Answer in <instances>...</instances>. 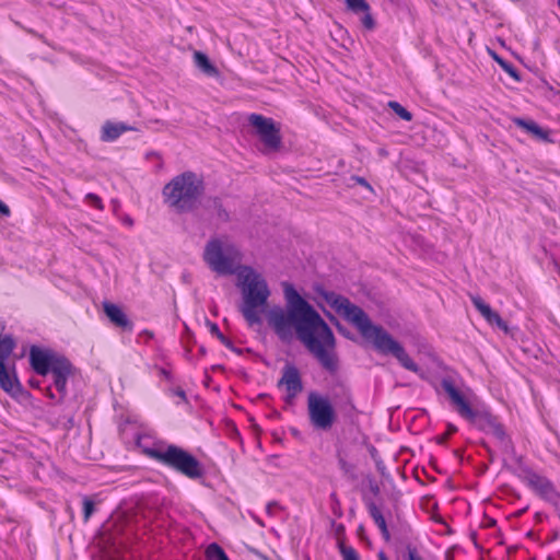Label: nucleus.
Listing matches in <instances>:
<instances>
[{
	"label": "nucleus",
	"instance_id": "obj_1",
	"mask_svg": "<svg viewBox=\"0 0 560 560\" xmlns=\"http://www.w3.org/2000/svg\"><path fill=\"white\" fill-rule=\"evenodd\" d=\"M285 307L275 306L267 313V323L277 337L290 343L296 337L330 372L337 369L335 337L318 312L289 282H282Z\"/></svg>",
	"mask_w": 560,
	"mask_h": 560
},
{
	"label": "nucleus",
	"instance_id": "obj_2",
	"mask_svg": "<svg viewBox=\"0 0 560 560\" xmlns=\"http://www.w3.org/2000/svg\"><path fill=\"white\" fill-rule=\"evenodd\" d=\"M323 299L345 319L353 324L361 336L373 342L375 349L384 354H393L407 370L418 372L419 366L407 354L399 342L381 326L373 325L366 313L349 299L331 291L322 292Z\"/></svg>",
	"mask_w": 560,
	"mask_h": 560
},
{
	"label": "nucleus",
	"instance_id": "obj_3",
	"mask_svg": "<svg viewBox=\"0 0 560 560\" xmlns=\"http://www.w3.org/2000/svg\"><path fill=\"white\" fill-rule=\"evenodd\" d=\"M237 287L242 293L241 313L249 326L260 324L259 310H264L271 291L265 277L250 266L237 268Z\"/></svg>",
	"mask_w": 560,
	"mask_h": 560
},
{
	"label": "nucleus",
	"instance_id": "obj_4",
	"mask_svg": "<svg viewBox=\"0 0 560 560\" xmlns=\"http://www.w3.org/2000/svg\"><path fill=\"white\" fill-rule=\"evenodd\" d=\"M442 387L448 395L455 410L460 417L469 421L479 430L485 431L488 434H492L504 447H508L510 441L503 425L498 421L497 417L483 408L472 407L451 381L444 380L442 382Z\"/></svg>",
	"mask_w": 560,
	"mask_h": 560
},
{
	"label": "nucleus",
	"instance_id": "obj_5",
	"mask_svg": "<svg viewBox=\"0 0 560 560\" xmlns=\"http://www.w3.org/2000/svg\"><path fill=\"white\" fill-rule=\"evenodd\" d=\"M205 190L202 178L194 172H184L175 176L163 188V196L168 207L177 212L195 210Z\"/></svg>",
	"mask_w": 560,
	"mask_h": 560
},
{
	"label": "nucleus",
	"instance_id": "obj_6",
	"mask_svg": "<svg viewBox=\"0 0 560 560\" xmlns=\"http://www.w3.org/2000/svg\"><path fill=\"white\" fill-rule=\"evenodd\" d=\"M30 362L33 370L43 376L49 372L52 374L54 386L60 394L59 400L67 395V382L72 372V365L68 359L50 351L32 347L30 351Z\"/></svg>",
	"mask_w": 560,
	"mask_h": 560
},
{
	"label": "nucleus",
	"instance_id": "obj_7",
	"mask_svg": "<svg viewBox=\"0 0 560 560\" xmlns=\"http://www.w3.org/2000/svg\"><path fill=\"white\" fill-rule=\"evenodd\" d=\"M203 259L219 275H236L242 254L230 241L212 238L205 247Z\"/></svg>",
	"mask_w": 560,
	"mask_h": 560
},
{
	"label": "nucleus",
	"instance_id": "obj_8",
	"mask_svg": "<svg viewBox=\"0 0 560 560\" xmlns=\"http://www.w3.org/2000/svg\"><path fill=\"white\" fill-rule=\"evenodd\" d=\"M149 455L190 479H198L203 475L199 460L176 445H168L165 450H150Z\"/></svg>",
	"mask_w": 560,
	"mask_h": 560
},
{
	"label": "nucleus",
	"instance_id": "obj_9",
	"mask_svg": "<svg viewBox=\"0 0 560 560\" xmlns=\"http://www.w3.org/2000/svg\"><path fill=\"white\" fill-rule=\"evenodd\" d=\"M307 413L311 424L315 429L329 430L337 420V413L328 397L316 393L307 396Z\"/></svg>",
	"mask_w": 560,
	"mask_h": 560
},
{
	"label": "nucleus",
	"instance_id": "obj_10",
	"mask_svg": "<svg viewBox=\"0 0 560 560\" xmlns=\"http://www.w3.org/2000/svg\"><path fill=\"white\" fill-rule=\"evenodd\" d=\"M15 346V341L11 336L5 335L0 337V387L10 394L20 389L14 363L10 364L8 362Z\"/></svg>",
	"mask_w": 560,
	"mask_h": 560
},
{
	"label": "nucleus",
	"instance_id": "obj_11",
	"mask_svg": "<svg viewBox=\"0 0 560 560\" xmlns=\"http://www.w3.org/2000/svg\"><path fill=\"white\" fill-rule=\"evenodd\" d=\"M278 385L285 386L288 398L293 399L303 389L299 370L294 365L287 364Z\"/></svg>",
	"mask_w": 560,
	"mask_h": 560
},
{
	"label": "nucleus",
	"instance_id": "obj_12",
	"mask_svg": "<svg viewBox=\"0 0 560 560\" xmlns=\"http://www.w3.org/2000/svg\"><path fill=\"white\" fill-rule=\"evenodd\" d=\"M103 311L115 327L125 331L132 330V322L128 318L121 307L110 302H104Z\"/></svg>",
	"mask_w": 560,
	"mask_h": 560
},
{
	"label": "nucleus",
	"instance_id": "obj_13",
	"mask_svg": "<svg viewBox=\"0 0 560 560\" xmlns=\"http://www.w3.org/2000/svg\"><path fill=\"white\" fill-rule=\"evenodd\" d=\"M346 7L354 14H363L361 18L362 25L368 31H373L376 22L371 13V7L366 0H345Z\"/></svg>",
	"mask_w": 560,
	"mask_h": 560
},
{
	"label": "nucleus",
	"instance_id": "obj_14",
	"mask_svg": "<svg viewBox=\"0 0 560 560\" xmlns=\"http://www.w3.org/2000/svg\"><path fill=\"white\" fill-rule=\"evenodd\" d=\"M526 483L541 497H548L555 492L552 483L544 476L528 472L525 476Z\"/></svg>",
	"mask_w": 560,
	"mask_h": 560
},
{
	"label": "nucleus",
	"instance_id": "obj_15",
	"mask_svg": "<svg viewBox=\"0 0 560 560\" xmlns=\"http://www.w3.org/2000/svg\"><path fill=\"white\" fill-rule=\"evenodd\" d=\"M471 302L489 324L497 325L499 328L503 330L508 329V326L505 322L501 318V316L497 312L492 311L491 307L488 304H486L481 298L472 296Z\"/></svg>",
	"mask_w": 560,
	"mask_h": 560
},
{
	"label": "nucleus",
	"instance_id": "obj_16",
	"mask_svg": "<svg viewBox=\"0 0 560 560\" xmlns=\"http://www.w3.org/2000/svg\"><path fill=\"white\" fill-rule=\"evenodd\" d=\"M513 121L516 126L521 127L526 132L530 133L534 138L545 142H551L549 138V130L542 129L535 121L525 120L523 118H514Z\"/></svg>",
	"mask_w": 560,
	"mask_h": 560
},
{
	"label": "nucleus",
	"instance_id": "obj_17",
	"mask_svg": "<svg viewBox=\"0 0 560 560\" xmlns=\"http://www.w3.org/2000/svg\"><path fill=\"white\" fill-rule=\"evenodd\" d=\"M128 130H133V128L122 124V122H110L107 121L102 128V140L103 141H114L121 133Z\"/></svg>",
	"mask_w": 560,
	"mask_h": 560
},
{
	"label": "nucleus",
	"instance_id": "obj_18",
	"mask_svg": "<svg viewBox=\"0 0 560 560\" xmlns=\"http://www.w3.org/2000/svg\"><path fill=\"white\" fill-rule=\"evenodd\" d=\"M366 506H368V510H369V513H370V516L373 518L374 523L376 524V526L380 528L381 533H382V536L383 538L386 540V541H389L390 539V534H389V530L387 528V524H386V521L382 514V512L380 511V509L376 506V504L372 501H369L366 503Z\"/></svg>",
	"mask_w": 560,
	"mask_h": 560
},
{
	"label": "nucleus",
	"instance_id": "obj_19",
	"mask_svg": "<svg viewBox=\"0 0 560 560\" xmlns=\"http://www.w3.org/2000/svg\"><path fill=\"white\" fill-rule=\"evenodd\" d=\"M260 139L269 150H278L281 144V137L275 124L260 136Z\"/></svg>",
	"mask_w": 560,
	"mask_h": 560
},
{
	"label": "nucleus",
	"instance_id": "obj_20",
	"mask_svg": "<svg viewBox=\"0 0 560 560\" xmlns=\"http://www.w3.org/2000/svg\"><path fill=\"white\" fill-rule=\"evenodd\" d=\"M194 60L196 66L207 75L215 77L218 74L217 68L210 62L209 58L201 51H195Z\"/></svg>",
	"mask_w": 560,
	"mask_h": 560
},
{
	"label": "nucleus",
	"instance_id": "obj_21",
	"mask_svg": "<svg viewBox=\"0 0 560 560\" xmlns=\"http://www.w3.org/2000/svg\"><path fill=\"white\" fill-rule=\"evenodd\" d=\"M248 121L250 126H253L256 129V132L258 133L259 137L264 135V132L267 131V129H269L273 125L272 119L266 118L258 114H252L248 117Z\"/></svg>",
	"mask_w": 560,
	"mask_h": 560
},
{
	"label": "nucleus",
	"instance_id": "obj_22",
	"mask_svg": "<svg viewBox=\"0 0 560 560\" xmlns=\"http://www.w3.org/2000/svg\"><path fill=\"white\" fill-rule=\"evenodd\" d=\"M208 560H230L224 550L218 544H211L206 550Z\"/></svg>",
	"mask_w": 560,
	"mask_h": 560
},
{
	"label": "nucleus",
	"instance_id": "obj_23",
	"mask_svg": "<svg viewBox=\"0 0 560 560\" xmlns=\"http://www.w3.org/2000/svg\"><path fill=\"white\" fill-rule=\"evenodd\" d=\"M207 207L209 209H213L215 211L217 217L220 220H222V221H228L229 220V213L223 208V206H222V203H221L219 198L214 197V198L209 199Z\"/></svg>",
	"mask_w": 560,
	"mask_h": 560
},
{
	"label": "nucleus",
	"instance_id": "obj_24",
	"mask_svg": "<svg viewBox=\"0 0 560 560\" xmlns=\"http://www.w3.org/2000/svg\"><path fill=\"white\" fill-rule=\"evenodd\" d=\"M338 465L347 478H349L352 481L357 479L355 466L347 462L341 455H338Z\"/></svg>",
	"mask_w": 560,
	"mask_h": 560
},
{
	"label": "nucleus",
	"instance_id": "obj_25",
	"mask_svg": "<svg viewBox=\"0 0 560 560\" xmlns=\"http://www.w3.org/2000/svg\"><path fill=\"white\" fill-rule=\"evenodd\" d=\"M388 105L394 110V113L401 119L406 121H410L412 119V114L409 110H407L404 106H401L399 103L392 101L389 102Z\"/></svg>",
	"mask_w": 560,
	"mask_h": 560
},
{
	"label": "nucleus",
	"instance_id": "obj_26",
	"mask_svg": "<svg viewBox=\"0 0 560 560\" xmlns=\"http://www.w3.org/2000/svg\"><path fill=\"white\" fill-rule=\"evenodd\" d=\"M339 549L342 560H360L358 552L351 546H347L342 541H340Z\"/></svg>",
	"mask_w": 560,
	"mask_h": 560
},
{
	"label": "nucleus",
	"instance_id": "obj_27",
	"mask_svg": "<svg viewBox=\"0 0 560 560\" xmlns=\"http://www.w3.org/2000/svg\"><path fill=\"white\" fill-rule=\"evenodd\" d=\"M95 510V503L88 497L83 498V520L88 522Z\"/></svg>",
	"mask_w": 560,
	"mask_h": 560
},
{
	"label": "nucleus",
	"instance_id": "obj_28",
	"mask_svg": "<svg viewBox=\"0 0 560 560\" xmlns=\"http://www.w3.org/2000/svg\"><path fill=\"white\" fill-rule=\"evenodd\" d=\"M210 332L218 337V339L226 347H231L229 339L220 331L217 324L208 322Z\"/></svg>",
	"mask_w": 560,
	"mask_h": 560
},
{
	"label": "nucleus",
	"instance_id": "obj_29",
	"mask_svg": "<svg viewBox=\"0 0 560 560\" xmlns=\"http://www.w3.org/2000/svg\"><path fill=\"white\" fill-rule=\"evenodd\" d=\"M85 202L88 205H90L91 207L96 208L97 210H103L104 209V205H103L102 199L97 195H95V194H92V192L88 194L85 196Z\"/></svg>",
	"mask_w": 560,
	"mask_h": 560
},
{
	"label": "nucleus",
	"instance_id": "obj_30",
	"mask_svg": "<svg viewBox=\"0 0 560 560\" xmlns=\"http://www.w3.org/2000/svg\"><path fill=\"white\" fill-rule=\"evenodd\" d=\"M495 60L498 61V63L502 67V69L508 72L511 77L515 78V79H518V75H517V71L516 69L513 67V65H511L510 62L499 58V57H495Z\"/></svg>",
	"mask_w": 560,
	"mask_h": 560
},
{
	"label": "nucleus",
	"instance_id": "obj_31",
	"mask_svg": "<svg viewBox=\"0 0 560 560\" xmlns=\"http://www.w3.org/2000/svg\"><path fill=\"white\" fill-rule=\"evenodd\" d=\"M45 393H46V396L49 397L50 399H55L57 402H60V400H59L60 394L58 393V397H56V395L51 390L50 386L46 387ZM62 400H63V398L61 399V401Z\"/></svg>",
	"mask_w": 560,
	"mask_h": 560
},
{
	"label": "nucleus",
	"instance_id": "obj_32",
	"mask_svg": "<svg viewBox=\"0 0 560 560\" xmlns=\"http://www.w3.org/2000/svg\"><path fill=\"white\" fill-rule=\"evenodd\" d=\"M278 509H280V506L277 502H269L266 508L267 513L270 515H272Z\"/></svg>",
	"mask_w": 560,
	"mask_h": 560
},
{
	"label": "nucleus",
	"instance_id": "obj_33",
	"mask_svg": "<svg viewBox=\"0 0 560 560\" xmlns=\"http://www.w3.org/2000/svg\"><path fill=\"white\" fill-rule=\"evenodd\" d=\"M0 213L5 217L11 213L10 208L2 200H0Z\"/></svg>",
	"mask_w": 560,
	"mask_h": 560
},
{
	"label": "nucleus",
	"instance_id": "obj_34",
	"mask_svg": "<svg viewBox=\"0 0 560 560\" xmlns=\"http://www.w3.org/2000/svg\"><path fill=\"white\" fill-rule=\"evenodd\" d=\"M174 394L179 397L182 400H186V394L183 389L177 388Z\"/></svg>",
	"mask_w": 560,
	"mask_h": 560
},
{
	"label": "nucleus",
	"instance_id": "obj_35",
	"mask_svg": "<svg viewBox=\"0 0 560 560\" xmlns=\"http://www.w3.org/2000/svg\"><path fill=\"white\" fill-rule=\"evenodd\" d=\"M456 431H457V428L454 424H448L446 434L450 436V435L454 434Z\"/></svg>",
	"mask_w": 560,
	"mask_h": 560
},
{
	"label": "nucleus",
	"instance_id": "obj_36",
	"mask_svg": "<svg viewBox=\"0 0 560 560\" xmlns=\"http://www.w3.org/2000/svg\"><path fill=\"white\" fill-rule=\"evenodd\" d=\"M357 183L364 187H370L369 183L363 177H355Z\"/></svg>",
	"mask_w": 560,
	"mask_h": 560
},
{
	"label": "nucleus",
	"instance_id": "obj_37",
	"mask_svg": "<svg viewBox=\"0 0 560 560\" xmlns=\"http://www.w3.org/2000/svg\"><path fill=\"white\" fill-rule=\"evenodd\" d=\"M448 438L450 436L446 433H444L443 435L438 438V443L443 444L447 441Z\"/></svg>",
	"mask_w": 560,
	"mask_h": 560
},
{
	"label": "nucleus",
	"instance_id": "obj_38",
	"mask_svg": "<svg viewBox=\"0 0 560 560\" xmlns=\"http://www.w3.org/2000/svg\"><path fill=\"white\" fill-rule=\"evenodd\" d=\"M346 408L349 409V411H352L354 409V406L351 402L350 398H348V404H347Z\"/></svg>",
	"mask_w": 560,
	"mask_h": 560
},
{
	"label": "nucleus",
	"instance_id": "obj_39",
	"mask_svg": "<svg viewBox=\"0 0 560 560\" xmlns=\"http://www.w3.org/2000/svg\"><path fill=\"white\" fill-rule=\"evenodd\" d=\"M378 559L380 560H388V558L386 557V555L384 552L378 553Z\"/></svg>",
	"mask_w": 560,
	"mask_h": 560
},
{
	"label": "nucleus",
	"instance_id": "obj_40",
	"mask_svg": "<svg viewBox=\"0 0 560 560\" xmlns=\"http://www.w3.org/2000/svg\"><path fill=\"white\" fill-rule=\"evenodd\" d=\"M371 490L376 494V493H378V490H380V489H378V487H377V486H372V487H371Z\"/></svg>",
	"mask_w": 560,
	"mask_h": 560
},
{
	"label": "nucleus",
	"instance_id": "obj_41",
	"mask_svg": "<svg viewBox=\"0 0 560 560\" xmlns=\"http://www.w3.org/2000/svg\"><path fill=\"white\" fill-rule=\"evenodd\" d=\"M409 560H419L413 553H410Z\"/></svg>",
	"mask_w": 560,
	"mask_h": 560
},
{
	"label": "nucleus",
	"instance_id": "obj_42",
	"mask_svg": "<svg viewBox=\"0 0 560 560\" xmlns=\"http://www.w3.org/2000/svg\"><path fill=\"white\" fill-rule=\"evenodd\" d=\"M31 385L32 386H38V383L34 382V381H31Z\"/></svg>",
	"mask_w": 560,
	"mask_h": 560
},
{
	"label": "nucleus",
	"instance_id": "obj_43",
	"mask_svg": "<svg viewBox=\"0 0 560 560\" xmlns=\"http://www.w3.org/2000/svg\"><path fill=\"white\" fill-rule=\"evenodd\" d=\"M126 223L131 224V223H132V220H126Z\"/></svg>",
	"mask_w": 560,
	"mask_h": 560
},
{
	"label": "nucleus",
	"instance_id": "obj_44",
	"mask_svg": "<svg viewBox=\"0 0 560 560\" xmlns=\"http://www.w3.org/2000/svg\"><path fill=\"white\" fill-rule=\"evenodd\" d=\"M126 223L131 224V223H132V220H126Z\"/></svg>",
	"mask_w": 560,
	"mask_h": 560
},
{
	"label": "nucleus",
	"instance_id": "obj_45",
	"mask_svg": "<svg viewBox=\"0 0 560 560\" xmlns=\"http://www.w3.org/2000/svg\"><path fill=\"white\" fill-rule=\"evenodd\" d=\"M548 560H551V559H548Z\"/></svg>",
	"mask_w": 560,
	"mask_h": 560
}]
</instances>
